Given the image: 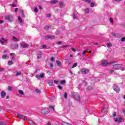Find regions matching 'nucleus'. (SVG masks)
<instances>
[{"label":"nucleus","instance_id":"obj_1","mask_svg":"<svg viewBox=\"0 0 125 125\" xmlns=\"http://www.w3.org/2000/svg\"><path fill=\"white\" fill-rule=\"evenodd\" d=\"M115 63H116V62H108L107 61H104L102 62V66H107V65H111V64H114Z\"/></svg>","mask_w":125,"mask_h":125},{"label":"nucleus","instance_id":"obj_2","mask_svg":"<svg viewBox=\"0 0 125 125\" xmlns=\"http://www.w3.org/2000/svg\"><path fill=\"white\" fill-rule=\"evenodd\" d=\"M5 19L8 20L9 22H12V21H13V16L9 15H6Z\"/></svg>","mask_w":125,"mask_h":125},{"label":"nucleus","instance_id":"obj_3","mask_svg":"<svg viewBox=\"0 0 125 125\" xmlns=\"http://www.w3.org/2000/svg\"><path fill=\"white\" fill-rule=\"evenodd\" d=\"M113 88L114 91H116L117 93L120 92V88L118 86V85L116 84H113Z\"/></svg>","mask_w":125,"mask_h":125},{"label":"nucleus","instance_id":"obj_4","mask_svg":"<svg viewBox=\"0 0 125 125\" xmlns=\"http://www.w3.org/2000/svg\"><path fill=\"white\" fill-rule=\"evenodd\" d=\"M122 68V65L119 64H115L113 65V68L115 70H120Z\"/></svg>","mask_w":125,"mask_h":125},{"label":"nucleus","instance_id":"obj_5","mask_svg":"<svg viewBox=\"0 0 125 125\" xmlns=\"http://www.w3.org/2000/svg\"><path fill=\"white\" fill-rule=\"evenodd\" d=\"M0 42L2 45H3V44H4V42H8V40L3 37H2L1 38V40H0Z\"/></svg>","mask_w":125,"mask_h":125},{"label":"nucleus","instance_id":"obj_6","mask_svg":"<svg viewBox=\"0 0 125 125\" xmlns=\"http://www.w3.org/2000/svg\"><path fill=\"white\" fill-rule=\"evenodd\" d=\"M49 112V109H43L41 110V113L43 115H47Z\"/></svg>","mask_w":125,"mask_h":125},{"label":"nucleus","instance_id":"obj_7","mask_svg":"<svg viewBox=\"0 0 125 125\" xmlns=\"http://www.w3.org/2000/svg\"><path fill=\"white\" fill-rule=\"evenodd\" d=\"M18 118L19 119H21L22 120H24V121H27V117H26L24 115H20V114H18L17 115Z\"/></svg>","mask_w":125,"mask_h":125},{"label":"nucleus","instance_id":"obj_8","mask_svg":"<svg viewBox=\"0 0 125 125\" xmlns=\"http://www.w3.org/2000/svg\"><path fill=\"white\" fill-rule=\"evenodd\" d=\"M21 46L23 47V48H27V47H29V44H27L26 43H22L21 44Z\"/></svg>","mask_w":125,"mask_h":125},{"label":"nucleus","instance_id":"obj_9","mask_svg":"<svg viewBox=\"0 0 125 125\" xmlns=\"http://www.w3.org/2000/svg\"><path fill=\"white\" fill-rule=\"evenodd\" d=\"M115 122H118L119 123H121V122H123V118L122 117H117L114 119Z\"/></svg>","mask_w":125,"mask_h":125},{"label":"nucleus","instance_id":"obj_10","mask_svg":"<svg viewBox=\"0 0 125 125\" xmlns=\"http://www.w3.org/2000/svg\"><path fill=\"white\" fill-rule=\"evenodd\" d=\"M82 74H87L89 72V70L88 69H85L84 68L82 69Z\"/></svg>","mask_w":125,"mask_h":125},{"label":"nucleus","instance_id":"obj_11","mask_svg":"<svg viewBox=\"0 0 125 125\" xmlns=\"http://www.w3.org/2000/svg\"><path fill=\"white\" fill-rule=\"evenodd\" d=\"M6 96V93L4 91H2L1 93V97L2 98H4Z\"/></svg>","mask_w":125,"mask_h":125},{"label":"nucleus","instance_id":"obj_12","mask_svg":"<svg viewBox=\"0 0 125 125\" xmlns=\"http://www.w3.org/2000/svg\"><path fill=\"white\" fill-rule=\"evenodd\" d=\"M74 98H75V99H76V100L79 101L80 99V95L79 94H76V95H74Z\"/></svg>","mask_w":125,"mask_h":125},{"label":"nucleus","instance_id":"obj_13","mask_svg":"<svg viewBox=\"0 0 125 125\" xmlns=\"http://www.w3.org/2000/svg\"><path fill=\"white\" fill-rule=\"evenodd\" d=\"M66 61V64L67 65H70L71 63L72 62V60L69 59H65Z\"/></svg>","mask_w":125,"mask_h":125},{"label":"nucleus","instance_id":"obj_14","mask_svg":"<svg viewBox=\"0 0 125 125\" xmlns=\"http://www.w3.org/2000/svg\"><path fill=\"white\" fill-rule=\"evenodd\" d=\"M28 123L29 124V125H36V123H35L34 121L30 120H28Z\"/></svg>","mask_w":125,"mask_h":125},{"label":"nucleus","instance_id":"obj_15","mask_svg":"<svg viewBox=\"0 0 125 125\" xmlns=\"http://www.w3.org/2000/svg\"><path fill=\"white\" fill-rule=\"evenodd\" d=\"M21 17L25 18V14H24V11L23 10H21Z\"/></svg>","mask_w":125,"mask_h":125},{"label":"nucleus","instance_id":"obj_16","mask_svg":"<svg viewBox=\"0 0 125 125\" xmlns=\"http://www.w3.org/2000/svg\"><path fill=\"white\" fill-rule=\"evenodd\" d=\"M51 29V25L48 26V25H46L44 27V29L45 30H50Z\"/></svg>","mask_w":125,"mask_h":125},{"label":"nucleus","instance_id":"obj_17","mask_svg":"<svg viewBox=\"0 0 125 125\" xmlns=\"http://www.w3.org/2000/svg\"><path fill=\"white\" fill-rule=\"evenodd\" d=\"M48 83L50 86H53V81H49Z\"/></svg>","mask_w":125,"mask_h":125},{"label":"nucleus","instance_id":"obj_18","mask_svg":"<svg viewBox=\"0 0 125 125\" xmlns=\"http://www.w3.org/2000/svg\"><path fill=\"white\" fill-rule=\"evenodd\" d=\"M58 2V1L57 0H54L53 1H50V4H55V3H57Z\"/></svg>","mask_w":125,"mask_h":125},{"label":"nucleus","instance_id":"obj_19","mask_svg":"<svg viewBox=\"0 0 125 125\" xmlns=\"http://www.w3.org/2000/svg\"><path fill=\"white\" fill-rule=\"evenodd\" d=\"M59 4L61 7H64L65 6V4L63 2H60Z\"/></svg>","mask_w":125,"mask_h":125},{"label":"nucleus","instance_id":"obj_20","mask_svg":"<svg viewBox=\"0 0 125 125\" xmlns=\"http://www.w3.org/2000/svg\"><path fill=\"white\" fill-rule=\"evenodd\" d=\"M2 58V59H8L9 57L6 55H3Z\"/></svg>","mask_w":125,"mask_h":125},{"label":"nucleus","instance_id":"obj_21","mask_svg":"<svg viewBox=\"0 0 125 125\" xmlns=\"http://www.w3.org/2000/svg\"><path fill=\"white\" fill-rule=\"evenodd\" d=\"M110 74H112L113 75H117V73L115 72L114 70H111L109 71Z\"/></svg>","mask_w":125,"mask_h":125},{"label":"nucleus","instance_id":"obj_22","mask_svg":"<svg viewBox=\"0 0 125 125\" xmlns=\"http://www.w3.org/2000/svg\"><path fill=\"white\" fill-rule=\"evenodd\" d=\"M18 19L21 23H23V20H22V18L20 16L18 17Z\"/></svg>","mask_w":125,"mask_h":125},{"label":"nucleus","instance_id":"obj_23","mask_svg":"<svg viewBox=\"0 0 125 125\" xmlns=\"http://www.w3.org/2000/svg\"><path fill=\"white\" fill-rule=\"evenodd\" d=\"M61 84H65L66 83V81L65 80H61L60 81Z\"/></svg>","mask_w":125,"mask_h":125},{"label":"nucleus","instance_id":"obj_24","mask_svg":"<svg viewBox=\"0 0 125 125\" xmlns=\"http://www.w3.org/2000/svg\"><path fill=\"white\" fill-rule=\"evenodd\" d=\"M21 71H19L18 72H17L16 73V77H18V76H20V75H21Z\"/></svg>","mask_w":125,"mask_h":125},{"label":"nucleus","instance_id":"obj_25","mask_svg":"<svg viewBox=\"0 0 125 125\" xmlns=\"http://www.w3.org/2000/svg\"><path fill=\"white\" fill-rule=\"evenodd\" d=\"M0 125H6V122L4 121L0 122Z\"/></svg>","mask_w":125,"mask_h":125},{"label":"nucleus","instance_id":"obj_26","mask_svg":"<svg viewBox=\"0 0 125 125\" xmlns=\"http://www.w3.org/2000/svg\"><path fill=\"white\" fill-rule=\"evenodd\" d=\"M56 62H57V64H58V65L59 67H61V62H60L59 61H57Z\"/></svg>","mask_w":125,"mask_h":125},{"label":"nucleus","instance_id":"obj_27","mask_svg":"<svg viewBox=\"0 0 125 125\" xmlns=\"http://www.w3.org/2000/svg\"><path fill=\"white\" fill-rule=\"evenodd\" d=\"M106 46H107V47H112V43H111V42L107 43Z\"/></svg>","mask_w":125,"mask_h":125},{"label":"nucleus","instance_id":"obj_28","mask_svg":"<svg viewBox=\"0 0 125 125\" xmlns=\"http://www.w3.org/2000/svg\"><path fill=\"white\" fill-rule=\"evenodd\" d=\"M67 97H68V94L67 93V92H65L64 94V98L65 99H67Z\"/></svg>","mask_w":125,"mask_h":125},{"label":"nucleus","instance_id":"obj_29","mask_svg":"<svg viewBox=\"0 0 125 125\" xmlns=\"http://www.w3.org/2000/svg\"><path fill=\"white\" fill-rule=\"evenodd\" d=\"M19 93L20 94H21V95H24V92H23V91L21 90H20L19 91Z\"/></svg>","mask_w":125,"mask_h":125},{"label":"nucleus","instance_id":"obj_30","mask_svg":"<svg viewBox=\"0 0 125 125\" xmlns=\"http://www.w3.org/2000/svg\"><path fill=\"white\" fill-rule=\"evenodd\" d=\"M12 40L15 41V42H18V39L16 37H13Z\"/></svg>","mask_w":125,"mask_h":125},{"label":"nucleus","instance_id":"obj_31","mask_svg":"<svg viewBox=\"0 0 125 125\" xmlns=\"http://www.w3.org/2000/svg\"><path fill=\"white\" fill-rule=\"evenodd\" d=\"M77 66H78V63L77 62H75L72 65V68H75V67H77Z\"/></svg>","mask_w":125,"mask_h":125},{"label":"nucleus","instance_id":"obj_32","mask_svg":"<svg viewBox=\"0 0 125 125\" xmlns=\"http://www.w3.org/2000/svg\"><path fill=\"white\" fill-rule=\"evenodd\" d=\"M70 50L72 52H76V49L75 48H71Z\"/></svg>","mask_w":125,"mask_h":125},{"label":"nucleus","instance_id":"obj_33","mask_svg":"<svg viewBox=\"0 0 125 125\" xmlns=\"http://www.w3.org/2000/svg\"><path fill=\"white\" fill-rule=\"evenodd\" d=\"M12 64H13V63L12 62V61H10L8 62V65H9V66L12 65Z\"/></svg>","mask_w":125,"mask_h":125},{"label":"nucleus","instance_id":"obj_34","mask_svg":"<svg viewBox=\"0 0 125 125\" xmlns=\"http://www.w3.org/2000/svg\"><path fill=\"white\" fill-rule=\"evenodd\" d=\"M62 125H71L70 124H68L66 122H62Z\"/></svg>","mask_w":125,"mask_h":125},{"label":"nucleus","instance_id":"obj_35","mask_svg":"<svg viewBox=\"0 0 125 125\" xmlns=\"http://www.w3.org/2000/svg\"><path fill=\"white\" fill-rule=\"evenodd\" d=\"M35 91L37 93H41V90L39 89H36Z\"/></svg>","mask_w":125,"mask_h":125},{"label":"nucleus","instance_id":"obj_36","mask_svg":"<svg viewBox=\"0 0 125 125\" xmlns=\"http://www.w3.org/2000/svg\"><path fill=\"white\" fill-rule=\"evenodd\" d=\"M55 37L54 36H50V40H54Z\"/></svg>","mask_w":125,"mask_h":125},{"label":"nucleus","instance_id":"obj_37","mask_svg":"<svg viewBox=\"0 0 125 125\" xmlns=\"http://www.w3.org/2000/svg\"><path fill=\"white\" fill-rule=\"evenodd\" d=\"M40 78H44V73H42L41 75H40Z\"/></svg>","mask_w":125,"mask_h":125},{"label":"nucleus","instance_id":"obj_38","mask_svg":"<svg viewBox=\"0 0 125 125\" xmlns=\"http://www.w3.org/2000/svg\"><path fill=\"white\" fill-rule=\"evenodd\" d=\"M37 58H38L39 59H40V58H42V54H38L37 55Z\"/></svg>","mask_w":125,"mask_h":125},{"label":"nucleus","instance_id":"obj_39","mask_svg":"<svg viewBox=\"0 0 125 125\" xmlns=\"http://www.w3.org/2000/svg\"><path fill=\"white\" fill-rule=\"evenodd\" d=\"M87 52V50H85V51H84L82 53L83 55H84Z\"/></svg>","mask_w":125,"mask_h":125},{"label":"nucleus","instance_id":"obj_40","mask_svg":"<svg viewBox=\"0 0 125 125\" xmlns=\"http://www.w3.org/2000/svg\"><path fill=\"white\" fill-rule=\"evenodd\" d=\"M85 13H89V9H86L85 10Z\"/></svg>","mask_w":125,"mask_h":125},{"label":"nucleus","instance_id":"obj_41","mask_svg":"<svg viewBox=\"0 0 125 125\" xmlns=\"http://www.w3.org/2000/svg\"><path fill=\"white\" fill-rule=\"evenodd\" d=\"M50 36H46V37H45V40H48L49 39H50Z\"/></svg>","mask_w":125,"mask_h":125},{"label":"nucleus","instance_id":"obj_42","mask_svg":"<svg viewBox=\"0 0 125 125\" xmlns=\"http://www.w3.org/2000/svg\"><path fill=\"white\" fill-rule=\"evenodd\" d=\"M94 6V3H93V2H92L91 3L90 7H93Z\"/></svg>","mask_w":125,"mask_h":125},{"label":"nucleus","instance_id":"obj_43","mask_svg":"<svg viewBox=\"0 0 125 125\" xmlns=\"http://www.w3.org/2000/svg\"><path fill=\"white\" fill-rule=\"evenodd\" d=\"M49 108L50 109H52L53 111H55V108H54V106H50Z\"/></svg>","mask_w":125,"mask_h":125},{"label":"nucleus","instance_id":"obj_44","mask_svg":"<svg viewBox=\"0 0 125 125\" xmlns=\"http://www.w3.org/2000/svg\"><path fill=\"white\" fill-rule=\"evenodd\" d=\"M85 2H87V3H89L91 2V0H85Z\"/></svg>","mask_w":125,"mask_h":125},{"label":"nucleus","instance_id":"obj_45","mask_svg":"<svg viewBox=\"0 0 125 125\" xmlns=\"http://www.w3.org/2000/svg\"><path fill=\"white\" fill-rule=\"evenodd\" d=\"M125 37H124L121 38V42H125Z\"/></svg>","mask_w":125,"mask_h":125},{"label":"nucleus","instance_id":"obj_46","mask_svg":"<svg viewBox=\"0 0 125 125\" xmlns=\"http://www.w3.org/2000/svg\"><path fill=\"white\" fill-rule=\"evenodd\" d=\"M15 6H16V5L15 4H11V7H15Z\"/></svg>","mask_w":125,"mask_h":125},{"label":"nucleus","instance_id":"obj_47","mask_svg":"<svg viewBox=\"0 0 125 125\" xmlns=\"http://www.w3.org/2000/svg\"><path fill=\"white\" fill-rule=\"evenodd\" d=\"M58 88H59V89H60L61 90H62V87L60 85H58Z\"/></svg>","mask_w":125,"mask_h":125},{"label":"nucleus","instance_id":"obj_48","mask_svg":"<svg viewBox=\"0 0 125 125\" xmlns=\"http://www.w3.org/2000/svg\"><path fill=\"white\" fill-rule=\"evenodd\" d=\"M50 60H51V61H52V62H53L54 61V57H51V58H50Z\"/></svg>","mask_w":125,"mask_h":125},{"label":"nucleus","instance_id":"obj_49","mask_svg":"<svg viewBox=\"0 0 125 125\" xmlns=\"http://www.w3.org/2000/svg\"><path fill=\"white\" fill-rule=\"evenodd\" d=\"M18 47V45L17 44H16L14 47H13V49H16V48H17Z\"/></svg>","mask_w":125,"mask_h":125},{"label":"nucleus","instance_id":"obj_50","mask_svg":"<svg viewBox=\"0 0 125 125\" xmlns=\"http://www.w3.org/2000/svg\"><path fill=\"white\" fill-rule=\"evenodd\" d=\"M8 90H9V91H10V90H11L12 89V87H11V86H9V87H8Z\"/></svg>","mask_w":125,"mask_h":125},{"label":"nucleus","instance_id":"obj_51","mask_svg":"<svg viewBox=\"0 0 125 125\" xmlns=\"http://www.w3.org/2000/svg\"><path fill=\"white\" fill-rule=\"evenodd\" d=\"M59 82V81H57V80H54V83H56V84H57V83H58Z\"/></svg>","mask_w":125,"mask_h":125},{"label":"nucleus","instance_id":"obj_52","mask_svg":"<svg viewBox=\"0 0 125 125\" xmlns=\"http://www.w3.org/2000/svg\"><path fill=\"white\" fill-rule=\"evenodd\" d=\"M51 16V14H47L46 17L49 18Z\"/></svg>","mask_w":125,"mask_h":125},{"label":"nucleus","instance_id":"obj_53","mask_svg":"<svg viewBox=\"0 0 125 125\" xmlns=\"http://www.w3.org/2000/svg\"><path fill=\"white\" fill-rule=\"evenodd\" d=\"M62 42H60V41H58L57 42V44H61Z\"/></svg>","mask_w":125,"mask_h":125},{"label":"nucleus","instance_id":"obj_54","mask_svg":"<svg viewBox=\"0 0 125 125\" xmlns=\"http://www.w3.org/2000/svg\"><path fill=\"white\" fill-rule=\"evenodd\" d=\"M42 48H46V45L45 44H43L42 46Z\"/></svg>","mask_w":125,"mask_h":125},{"label":"nucleus","instance_id":"obj_55","mask_svg":"<svg viewBox=\"0 0 125 125\" xmlns=\"http://www.w3.org/2000/svg\"><path fill=\"white\" fill-rule=\"evenodd\" d=\"M17 11H18V8H16L15 9V12L16 13L17 12Z\"/></svg>","mask_w":125,"mask_h":125},{"label":"nucleus","instance_id":"obj_56","mask_svg":"<svg viewBox=\"0 0 125 125\" xmlns=\"http://www.w3.org/2000/svg\"><path fill=\"white\" fill-rule=\"evenodd\" d=\"M123 113L124 114V116H125V108H124V109H123Z\"/></svg>","mask_w":125,"mask_h":125},{"label":"nucleus","instance_id":"obj_57","mask_svg":"<svg viewBox=\"0 0 125 125\" xmlns=\"http://www.w3.org/2000/svg\"><path fill=\"white\" fill-rule=\"evenodd\" d=\"M109 20H110V22H111V23H113V18H110Z\"/></svg>","mask_w":125,"mask_h":125},{"label":"nucleus","instance_id":"obj_58","mask_svg":"<svg viewBox=\"0 0 125 125\" xmlns=\"http://www.w3.org/2000/svg\"><path fill=\"white\" fill-rule=\"evenodd\" d=\"M34 11H35V12H38V8H35L34 9Z\"/></svg>","mask_w":125,"mask_h":125},{"label":"nucleus","instance_id":"obj_59","mask_svg":"<svg viewBox=\"0 0 125 125\" xmlns=\"http://www.w3.org/2000/svg\"><path fill=\"white\" fill-rule=\"evenodd\" d=\"M36 77L37 78V79H40L41 78V77L40 76V75H36Z\"/></svg>","mask_w":125,"mask_h":125},{"label":"nucleus","instance_id":"obj_60","mask_svg":"<svg viewBox=\"0 0 125 125\" xmlns=\"http://www.w3.org/2000/svg\"><path fill=\"white\" fill-rule=\"evenodd\" d=\"M117 115V113L116 112H114L113 114V116L114 117H116V115Z\"/></svg>","mask_w":125,"mask_h":125},{"label":"nucleus","instance_id":"obj_61","mask_svg":"<svg viewBox=\"0 0 125 125\" xmlns=\"http://www.w3.org/2000/svg\"><path fill=\"white\" fill-rule=\"evenodd\" d=\"M50 67H51V68H52V67H53V63H50Z\"/></svg>","mask_w":125,"mask_h":125},{"label":"nucleus","instance_id":"obj_62","mask_svg":"<svg viewBox=\"0 0 125 125\" xmlns=\"http://www.w3.org/2000/svg\"><path fill=\"white\" fill-rule=\"evenodd\" d=\"M39 9H40L41 10H42V6H39Z\"/></svg>","mask_w":125,"mask_h":125},{"label":"nucleus","instance_id":"obj_63","mask_svg":"<svg viewBox=\"0 0 125 125\" xmlns=\"http://www.w3.org/2000/svg\"><path fill=\"white\" fill-rule=\"evenodd\" d=\"M3 23V21H0V24H2Z\"/></svg>","mask_w":125,"mask_h":125},{"label":"nucleus","instance_id":"obj_64","mask_svg":"<svg viewBox=\"0 0 125 125\" xmlns=\"http://www.w3.org/2000/svg\"><path fill=\"white\" fill-rule=\"evenodd\" d=\"M15 55V53H14L10 54V55Z\"/></svg>","mask_w":125,"mask_h":125}]
</instances>
